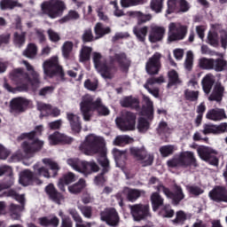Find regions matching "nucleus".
Returning <instances> with one entry per match:
<instances>
[{
	"mask_svg": "<svg viewBox=\"0 0 227 227\" xmlns=\"http://www.w3.org/2000/svg\"><path fill=\"white\" fill-rule=\"evenodd\" d=\"M137 129L141 134H146L150 130V121L145 117H139Z\"/></svg>",
	"mask_w": 227,
	"mask_h": 227,
	"instance_id": "49",
	"label": "nucleus"
},
{
	"mask_svg": "<svg viewBox=\"0 0 227 227\" xmlns=\"http://www.w3.org/2000/svg\"><path fill=\"white\" fill-rule=\"evenodd\" d=\"M68 166H71L74 169V171H78V173H82L84 176H88V175H91V173H98L100 171V167L98 164L92 161H82L77 158H70L67 160Z\"/></svg>",
	"mask_w": 227,
	"mask_h": 227,
	"instance_id": "8",
	"label": "nucleus"
},
{
	"mask_svg": "<svg viewBox=\"0 0 227 227\" xmlns=\"http://www.w3.org/2000/svg\"><path fill=\"white\" fill-rule=\"evenodd\" d=\"M67 118L70 123L71 130L74 134H79L81 130H82V126L81 124V118L78 115L72 113H67Z\"/></svg>",
	"mask_w": 227,
	"mask_h": 227,
	"instance_id": "29",
	"label": "nucleus"
},
{
	"mask_svg": "<svg viewBox=\"0 0 227 227\" xmlns=\"http://www.w3.org/2000/svg\"><path fill=\"white\" fill-rule=\"evenodd\" d=\"M37 109L41 112H46L44 116H52L53 118H58L61 114V111L58 107L52 108L51 105L45 104L43 102L37 103Z\"/></svg>",
	"mask_w": 227,
	"mask_h": 227,
	"instance_id": "27",
	"label": "nucleus"
},
{
	"mask_svg": "<svg viewBox=\"0 0 227 227\" xmlns=\"http://www.w3.org/2000/svg\"><path fill=\"white\" fill-rule=\"evenodd\" d=\"M178 0H168L166 15L179 13Z\"/></svg>",
	"mask_w": 227,
	"mask_h": 227,
	"instance_id": "51",
	"label": "nucleus"
},
{
	"mask_svg": "<svg viewBox=\"0 0 227 227\" xmlns=\"http://www.w3.org/2000/svg\"><path fill=\"white\" fill-rule=\"evenodd\" d=\"M74 51V43L72 41H66L62 45V56L64 59H70L72 51Z\"/></svg>",
	"mask_w": 227,
	"mask_h": 227,
	"instance_id": "48",
	"label": "nucleus"
},
{
	"mask_svg": "<svg viewBox=\"0 0 227 227\" xmlns=\"http://www.w3.org/2000/svg\"><path fill=\"white\" fill-rule=\"evenodd\" d=\"M168 168H198V160L194 153L186 151L180 153L167 161Z\"/></svg>",
	"mask_w": 227,
	"mask_h": 227,
	"instance_id": "7",
	"label": "nucleus"
},
{
	"mask_svg": "<svg viewBox=\"0 0 227 227\" xmlns=\"http://www.w3.org/2000/svg\"><path fill=\"white\" fill-rule=\"evenodd\" d=\"M121 107H129L130 109H136V111H139V99L132 96H128L121 100Z\"/></svg>",
	"mask_w": 227,
	"mask_h": 227,
	"instance_id": "36",
	"label": "nucleus"
},
{
	"mask_svg": "<svg viewBox=\"0 0 227 227\" xmlns=\"http://www.w3.org/2000/svg\"><path fill=\"white\" fill-rule=\"evenodd\" d=\"M144 100L145 101V105L142 106L140 114L142 116H145L147 120H152L153 118L154 112L153 102L148 97H145Z\"/></svg>",
	"mask_w": 227,
	"mask_h": 227,
	"instance_id": "32",
	"label": "nucleus"
},
{
	"mask_svg": "<svg viewBox=\"0 0 227 227\" xmlns=\"http://www.w3.org/2000/svg\"><path fill=\"white\" fill-rule=\"evenodd\" d=\"M38 54V47L36 44L30 43L27 44V48L23 51V56L28 58L29 59H33Z\"/></svg>",
	"mask_w": 227,
	"mask_h": 227,
	"instance_id": "45",
	"label": "nucleus"
},
{
	"mask_svg": "<svg viewBox=\"0 0 227 227\" xmlns=\"http://www.w3.org/2000/svg\"><path fill=\"white\" fill-rule=\"evenodd\" d=\"M223 129L224 126H222V123L219 125L204 124L202 132L205 136H208V134H213V136H219V134H223Z\"/></svg>",
	"mask_w": 227,
	"mask_h": 227,
	"instance_id": "34",
	"label": "nucleus"
},
{
	"mask_svg": "<svg viewBox=\"0 0 227 227\" xmlns=\"http://www.w3.org/2000/svg\"><path fill=\"white\" fill-rule=\"evenodd\" d=\"M25 66L27 72H30V75L22 67H18L13 69L10 73V79L13 84L16 85L15 88L12 87L10 83L6 81L4 83V88L9 93H17V91H28L29 85L31 86L33 91H36L40 88L42 82L40 81V74L38 72L35 71L33 66L29 62L25 61Z\"/></svg>",
	"mask_w": 227,
	"mask_h": 227,
	"instance_id": "1",
	"label": "nucleus"
},
{
	"mask_svg": "<svg viewBox=\"0 0 227 227\" xmlns=\"http://www.w3.org/2000/svg\"><path fill=\"white\" fill-rule=\"evenodd\" d=\"M208 198L215 203H227L226 186L216 185L209 192Z\"/></svg>",
	"mask_w": 227,
	"mask_h": 227,
	"instance_id": "20",
	"label": "nucleus"
},
{
	"mask_svg": "<svg viewBox=\"0 0 227 227\" xmlns=\"http://www.w3.org/2000/svg\"><path fill=\"white\" fill-rule=\"evenodd\" d=\"M115 122L120 130L123 132L134 130L136 129V114L126 112L121 117L116 118Z\"/></svg>",
	"mask_w": 227,
	"mask_h": 227,
	"instance_id": "13",
	"label": "nucleus"
},
{
	"mask_svg": "<svg viewBox=\"0 0 227 227\" xmlns=\"http://www.w3.org/2000/svg\"><path fill=\"white\" fill-rule=\"evenodd\" d=\"M38 223L43 227H58L59 226V219L58 216L51 215L38 218Z\"/></svg>",
	"mask_w": 227,
	"mask_h": 227,
	"instance_id": "31",
	"label": "nucleus"
},
{
	"mask_svg": "<svg viewBox=\"0 0 227 227\" xmlns=\"http://www.w3.org/2000/svg\"><path fill=\"white\" fill-rule=\"evenodd\" d=\"M75 180V174H74L73 172H67L62 175V176L59 179L57 187H59V191L65 192V185H70V184H74Z\"/></svg>",
	"mask_w": 227,
	"mask_h": 227,
	"instance_id": "28",
	"label": "nucleus"
},
{
	"mask_svg": "<svg viewBox=\"0 0 227 227\" xmlns=\"http://www.w3.org/2000/svg\"><path fill=\"white\" fill-rule=\"evenodd\" d=\"M80 109L83 116L84 121H91V112L97 111L98 116H109L110 111L107 106L102 103V98H98L95 101L92 97L85 98L80 103Z\"/></svg>",
	"mask_w": 227,
	"mask_h": 227,
	"instance_id": "5",
	"label": "nucleus"
},
{
	"mask_svg": "<svg viewBox=\"0 0 227 227\" xmlns=\"http://www.w3.org/2000/svg\"><path fill=\"white\" fill-rule=\"evenodd\" d=\"M187 35V27L184 25L176 26V23H170L168 26V42H178L184 40Z\"/></svg>",
	"mask_w": 227,
	"mask_h": 227,
	"instance_id": "16",
	"label": "nucleus"
},
{
	"mask_svg": "<svg viewBox=\"0 0 227 227\" xmlns=\"http://www.w3.org/2000/svg\"><path fill=\"white\" fill-rule=\"evenodd\" d=\"M160 58H162V55L159 52H155L151 58H149L145 64V72L148 75L159 74V72H160V67H162L160 64Z\"/></svg>",
	"mask_w": 227,
	"mask_h": 227,
	"instance_id": "19",
	"label": "nucleus"
},
{
	"mask_svg": "<svg viewBox=\"0 0 227 227\" xmlns=\"http://www.w3.org/2000/svg\"><path fill=\"white\" fill-rule=\"evenodd\" d=\"M80 151L84 155H99L98 163L101 166V173H109L111 167L109 166V159H107V147L104 138L90 134L86 137L85 141L81 144Z\"/></svg>",
	"mask_w": 227,
	"mask_h": 227,
	"instance_id": "2",
	"label": "nucleus"
},
{
	"mask_svg": "<svg viewBox=\"0 0 227 227\" xmlns=\"http://www.w3.org/2000/svg\"><path fill=\"white\" fill-rule=\"evenodd\" d=\"M68 214L71 215L72 219L74 221V223H76V224H82V217H81V215H79L77 209L70 208L68 210Z\"/></svg>",
	"mask_w": 227,
	"mask_h": 227,
	"instance_id": "64",
	"label": "nucleus"
},
{
	"mask_svg": "<svg viewBox=\"0 0 227 227\" xmlns=\"http://www.w3.org/2000/svg\"><path fill=\"white\" fill-rule=\"evenodd\" d=\"M43 164H45V166H49L50 169H51V171L53 172L52 176L50 175V177L51 176L52 178H56L58 172L59 171V169H61L58 162L49 158L43 159Z\"/></svg>",
	"mask_w": 227,
	"mask_h": 227,
	"instance_id": "43",
	"label": "nucleus"
},
{
	"mask_svg": "<svg viewBox=\"0 0 227 227\" xmlns=\"http://www.w3.org/2000/svg\"><path fill=\"white\" fill-rule=\"evenodd\" d=\"M96 36H93V30L91 28H86L83 30V34L82 35V43H90L91 42H95Z\"/></svg>",
	"mask_w": 227,
	"mask_h": 227,
	"instance_id": "53",
	"label": "nucleus"
},
{
	"mask_svg": "<svg viewBox=\"0 0 227 227\" xmlns=\"http://www.w3.org/2000/svg\"><path fill=\"white\" fill-rule=\"evenodd\" d=\"M200 67L202 70H214V59H200Z\"/></svg>",
	"mask_w": 227,
	"mask_h": 227,
	"instance_id": "55",
	"label": "nucleus"
},
{
	"mask_svg": "<svg viewBox=\"0 0 227 227\" xmlns=\"http://www.w3.org/2000/svg\"><path fill=\"white\" fill-rule=\"evenodd\" d=\"M50 145L56 146V145H72L74 143V137H68L65 134L55 131L49 136Z\"/></svg>",
	"mask_w": 227,
	"mask_h": 227,
	"instance_id": "24",
	"label": "nucleus"
},
{
	"mask_svg": "<svg viewBox=\"0 0 227 227\" xmlns=\"http://www.w3.org/2000/svg\"><path fill=\"white\" fill-rule=\"evenodd\" d=\"M26 32H14L12 42L15 47H24L26 45Z\"/></svg>",
	"mask_w": 227,
	"mask_h": 227,
	"instance_id": "38",
	"label": "nucleus"
},
{
	"mask_svg": "<svg viewBox=\"0 0 227 227\" xmlns=\"http://www.w3.org/2000/svg\"><path fill=\"white\" fill-rule=\"evenodd\" d=\"M202 90L205 95H210L214 84H215V76L212 74H206L202 79Z\"/></svg>",
	"mask_w": 227,
	"mask_h": 227,
	"instance_id": "33",
	"label": "nucleus"
},
{
	"mask_svg": "<svg viewBox=\"0 0 227 227\" xmlns=\"http://www.w3.org/2000/svg\"><path fill=\"white\" fill-rule=\"evenodd\" d=\"M42 132H43V125H38L35 126L34 130L27 133H22L18 137V141L28 139V141H24L21 144V148L27 157H33L35 153H38V152H41L42 148H43L45 143L43 140L38 138V137L42 136Z\"/></svg>",
	"mask_w": 227,
	"mask_h": 227,
	"instance_id": "4",
	"label": "nucleus"
},
{
	"mask_svg": "<svg viewBox=\"0 0 227 227\" xmlns=\"http://www.w3.org/2000/svg\"><path fill=\"white\" fill-rule=\"evenodd\" d=\"M79 19H81V15L79 14V12L75 10H70L68 13L60 20V23L65 24V22H70L71 20H79Z\"/></svg>",
	"mask_w": 227,
	"mask_h": 227,
	"instance_id": "52",
	"label": "nucleus"
},
{
	"mask_svg": "<svg viewBox=\"0 0 227 227\" xmlns=\"http://www.w3.org/2000/svg\"><path fill=\"white\" fill-rule=\"evenodd\" d=\"M225 93L226 89L223 87V83L221 82H216L207 99L209 102H216V104H221V102H223V98H224Z\"/></svg>",
	"mask_w": 227,
	"mask_h": 227,
	"instance_id": "21",
	"label": "nucleus"
},
{
	"mask_svg": "<svg viewBox=\"0 0 227 227\" xmlns=\"http://www.w3.org/2000/svg\"><path fill=\"white\" fill-rule=\"evenodd\" d=\"M197 153H198L199 157L202 160H205V162H207V160H208V159H210L211 153L217 154V151H215L214 149H210L208 147H205V146L199 147L197 149Z\"/></svg>",
	"mask_w": 227,
	"mask_h": 227,
	"instance_id": "39",
	"label": "nucleus"
},
{
	"mask_svg": "<svg viewBox=\"0 0 227 227\" xmlns=\"http://www.w3.org/2000/svg\"><path fill=\"white\" fill-rule=\"evenodd\" d=\"M129 209L134 221H137V223L145 221L147 217H152L150 205L148 204H134L129 206Z\"/></svg>",
	"mask_w": 227,
	"mask_h": 227,
	"instance_id": "14",
	"label": "nucleus"
},
{
	"mask_svg": "<svg viewBox=\"0 0 227 227\" xmlns=\"http://www.w3.org/2000/svg\"><path fill=\"white\" fill-rule=\"evenodd\" d=\"M133 33L137 36V40H139V42H145V40H146V35H148V27H135L133 28Z\"/></svg>",
	"mask_w": 227,
	"mask_h": 227,
	"instance_id": "50",
	"label": "nucleus"
},
{
	"mask_svg": "<svg viewBox=\"0 0 227 227\" xmlns=\"http://www.w3.org/2000/svg\"><path fill=\"white\" fill-rule=\"evenodd\" d=\"M227 68V60L223 58L213 59V70L215 72H224Z\"/></svg>",
	"mask_w": 227,
	"mask_h": 227,
	"instance_id": "41",
	"label": "nucleus"
},
{
	"mask_svg": "<svg viewBox=\"0 0 227 227\" xmlns=\"http://www.w3.org/2000/svg\"><path fill=\"white\" fill-rule=\"evenodd\" d=\"M43 70L45 75L52 79V77H59L61 81H65V71L63 67L59 65L58 57H51L43 62Z\"/></svg>",
	"mask_w": 227,
	"mask_h": 227,
	"instance_id": "9",
	"label": "nucleus"
},
{
	"mask_svg": "<svg viewBox=\"0 0 227 227\" xmlns=\"http://www.w3.org/2000/svg\"><path fill=\"white\" fill-rule=\"evenodd\" d=\"M8 176V180L0 184V192L4 191V189H10L15 183V178H13V168L8 165L0 166V176Z\"/></svg>",
	"mask_w": 227,
	"mask_h": 227,
	"instance_id": "22",
	"label": "nucleus"
},
{
	"mask_svg": "<svg viewBox=\"0 0 227 227\" xmlns=\"http://www.w3.org/2000/svg\"><path fill=\"white\" fill-rule=\"evenodd\" d=\"M129 153L136 160H141L142 166H152L153 164V155L148 154L146 149L143 147H130Z\"/></svg>",
	"mask_w": 227,
	"mask_h": 227,
	"instance_id": "12",
	"label": "nucleus"
},
{
	"mask_svg": "<svg viewBox=\"0 0 227 227\" xmlns=\"http://www.w3.org/2000/svg\"><path fill=\"white\" fill-rule=\"evenodd\" d=\"M207 43L212 47H219V35L216 32L209 31L207 34Z\"/></svg>",
	"mask_w": 227,
	"mask_h": 227,
	"instance_id": "57",
	"label": "nucleus"
},
{
	"mask_svg": "<svg viewBox=\"0 0 227 227\" xmlns=\"http://www.w3.org/2000/svg\"><path fill=\"white\" fill-rule=\"evenodd\" d=\"M84 187H86V181L83 178H81L77 183L68 186V191L71 194H79V192H82Z\"/></svg>",
	"mask_w": 227,
	"mask_h": 227,
	"instance_id": "46",
	"label": "nucleus"
},
{
	"mask_svg": "<svg viewBox=\"0 0 227 227\" xmlns=\"http://www.w3.org/2000/svg\"><path fill=\"white\" fill-rule=\"evenodd\" d=\"M206 118L211 121H221V120H224L226 118V112L224 109L213 108L207 111Z\"/></svg>",
	"mask_w": 227,
	"mask_h": 227,
	"instance_id": "30",
	"label": "nucleus"
},
{
	"mask_svg": "<svg viewBox=\"0 0 227 227\" xmlns=\"http://www.w3.org/2000/svg\"><path fill=\"white\" fill-rule=\"evenodd\" d=\"M34 172L26 169L21 173L20 176V184L27 187V185H33V182H38V184H42V181L38 179V176H43L44 178H51V173L49 172V168L40 166V163H35L33 166Z\"/></svg>",
	"mask_w": 227,
	"mask_h": 227,
	"instance_id": "6",
	"label": "nucleus"
},
{
	"mask_svg": "<svg viewBox=\"0 0 227 227\" xmlns=\"http://www.w3.org/2000/svg\"><path fill=\"white\" fill-rule=\"evenodd\" d=\"M9 211L12 219L18 221V219H20V213L24 211V206L11 204Z\"/></svg>",
	"mask_w": 227,
	"mask_h": 227,
	"instance_id": "40",
	"label": "nucleus"
},
{
	"mask_svg": "<svg viewBox=\"0 0 227 227\" xmlns=\"http://www.w3.org/2000/svg\"><path fill=\"white\" fill-rule=\"evenodd\" d=\"M47 35L50 42H52V43H58V42L61 40V36L59 35V34L54 31L52 28L47 30Z\"/></svg>",
	"mask_w": 227,
	"mask_h": 227,
	"instance_id": "62",
	"label": "nucleus"
},
{
	"mask_svg": "<svg viewBox=\"0 0 227 227\" xmlns=\"http://www.w3.org/2000/svg\"><path fill=\"white\" fill-rule=\"evenodd\" d=\"M22 4L15 0H2L0 2L1 10H13V8H22Z\"/></svg>",
	"mask_w": 227,
	"mask_h": 227,
	"instance_id": "47",
	"label": "nucleus"
},
{
	"mask_svg": "<svg viewBox=\"0 0 227 227\" xmlns=\"http://www.w3.org/2000/svg\"><path fill=\"white\" fill-rule=\"evenodd\" d=\"M101 221L106 223L108 226H118L120 224V215L114 207H106L100 212Z\"/></svg>",
	"mask_w": 227,
	"mask_h": 227,
	"instance_id": "17",
	"label": "nucleus"
},
{
	"mask_svg": "<svg viewBox=\"0 0 227 227\" xmlns=\"http://www.w3.org/2000/svg\"><path fill=\"white\" fill-rule=\"evenodd\" d=\"M185 221H187V215L184 211H177L173 223L175 224H184Z\"/></svg>",
	"mask_w": 227,
	"mask_h": 227,
	"instance_id": "63",
	"label": "nucleus"
},
{
	"mask_svg": "<svg viewBox=\"0 0 227 227\" xmlns=\"http://www.w3.org/2000/svg\"><path fill=\"white\" fill-rule=\"evenodd\" d=\"M161 82H164V77L160 76V77H150L146 80V82L144 84L145 90H148V93L153 95L155 98H159V93L160 90L159 88H154L152 89L150 86H153V84H161Z\"/></svg>",
	"mask_w": 227,
	"mask_h": 227,
	"instance_id": "25",
	"label": "nucleus"
},
{
	"mask_svg": "<svg viewBox=\"0 0 227 227\" xmlns=\"http://www.w3.org/2000/svg\"><path fill=\"white\" fill-rule=\"evenodd\" d=\"M145 0H121V6L122 8H130V6H137L143 4Z\"/></svg>",
	"mask_w": 227,
	"mask_h": 227,
	"instance_id": "61",
	"label": "nucleus"
},
{
	"mask_svg": "<svg viewBox=\"0 0 227 227\" xmlns=\"http://www.w3.org/2000/svg\"><path fill=\"white\" fill-rule=\"evenodd\" d=\"M168 88H172V86H176V84H180V82H182V81H180V78L178 77V73L175 69H171L170 71H168Z\"/></svg>",
	"mask_w": 227,
	"mask_h": 227,
	"instance_id": "42",
	"label": "nucleus"
},
{
	"mask_svg": "<svg viewBox=\"0 0 227 227\" xmlns=\"http://www.w3.org/2000/svg\"><path fill=\"white\" fill-rule=\"evenodd\" d=\"M65 2L61 0H51L42 4V10L50 19H56L65 12Z\"/></svg>",
	"mask_w": 227,
	"mask_h": 227,
	"instance_id": "10",
	"label": "nucleus"
},
{
	"mask_svg": "<svg viewBox=\"0 0 227 227\" xmlns=\"http://www.w3.org/2000/svg\"><path fill=\"white\" fill-rule=\"evenodd\" d=\"M94 33L96 35V40H100V38H104L106 35L111 33V27H104V24L98 22L94 27Z\"/></svg>",
	"mask_w": 227,
	"mask_h": 227,
	"instance_id": "37",
	"label": "nucleus"
},
{
	"mask_svg": "<svg viewBox=\"0 0 227 227\" xmlns=\"http://www.w3.org/2000/svg\"><path fill=\"white\" fill-rule=\"evenodd\" d=\"M114 63L118 65L122 74H129V70L132 67V60L125 51L114 53L110 57V65H114Z\"/></svg>",
	"mask_w": 227,
	"mask_h": 227,
	"instance_id": "11",
	"label": "nucleus"
},
{
	"mask_svg": "<svg viewBox=\"0 0 227 227\" xmlns=\"http://www.w3.org/2000/svg\"><path fill=\"white\" fill-rule=\"evenodd\" d=\"M29 107H31L29 100L25 98H14L9 105L10 113L14 114V116H19V114L26 113Z\"/></svg>",
	"mask_w": 227,
	"mask_h": 227,
	"instance_id": "15",
	"label": "nucleus"
},
{
	"mask_svg": "<svg viewBox=\"0 0 227 227\" xmlns=\"http://www.w3.org/2000/svg\"><path fill=\"white\" fill-rule=\"evenodd\" d=\"M156 191L157 192H153L151 195V203L153 212H157V210H159V208L164 205V199L159 193L160 191H162L168 200H172L173 205H180V201L185 198L182 186H178L176 184L175 185L174 192H171L169 188L164 186L162 184L156 186Z\"/></svg>",
	"mask_w": 227,
	"mask_h": 227,
	"instance_id": "3",
	"label": "nucleus"
},
{
	"mask_svg": "<svg viewBox=\"0 0 227 227\" xmlns=\"http://www.w3.org/2000/svg\"><path fill=\"white\" fill-rule=\"evenodd\" d=\"M129 15L137 20V26H143V24L152 20V14H145L140 11L130 12Z\"/></svg>",
	"mask_w": 227,
	"mask_h": 227,
	"instance_id": "35",
	"label": "nucleus"
},
{
	"mask_svg": "<svg viewBox=\"0 0 227 227\" xmlns=\"http://www.w3.org/2000/svg\"><path fill=\"white\" fill-rule=\"evenodd\" d=\"M91 52H93V48L90 46H82L80 51V62L86 63L91 59Z\"/></svg>",
	"mask_w": 227,
	"mask_h": 227,
	"instance_id": "44",
	"label": "nucleus"
},
{
	"mask_svg": "<svg viewBox=\"0 0 227 227\" xmlns=\"http://www.w3.org/2000/svg\"><path fill=\"white\" fill-rule=\"evenodd\" d=\"M141 198V191L136 189H129L127 192L128 201L134 202Z\"/></svg>",
	"mask_w": 227,
	"mask_h": 227,
	"instance_id": "60",
	"label": "nucleus"
},
{
	"mask_svg": "<svg viewBox=\"0 0 227 227\" xmlns=\"http://www.w3.org/2000/svg\"><path fill=\"white\" fill-rule=\"evenodd\" d=\"M45 192L51 201H54L57 205H61V200L64 199L63 193L59 192L58 189H56L54 184H49L45 187Z\"/></svg>",
	"mask_w": 227,
	"mask_h": 227,
	"instance_id": "26",
	"label": "nucleus"
},
{
	"mask_svg": "<svg viewBox=\"0 0 227 227\" xmlns=\"http://www.w3.org/2000/svg\"><path fill=\"white\" fill-rule=\"evenodd\" d=\"M166 35V27L162 26H151L149 31V42L151 43H157V42H162Z\"/></svg>",
	"mask_w": 227,
	"mask_h": 227,
	"instance_id": "23",
	"label": "nucleus"
},
{
	"mask_svg": "<svg viewBox=\"0 0 227 227\" xmlns=\"http://www.w3.org/2000/svg\"><path fill=\"white\" fill-rule=\"evenodd\" d=\"M94 67L98 70L104 79H111V67L107 66V62H102V54L100 52H93Z\"/></svg>",
	"mask_w": 227,
	"mask_h": 227,
	"instance_id": "18",
	"label": "nucleus"
},
{
	"mask_svg": "<svg viewBox=\"0 0 227 227\" xmlns=\"http://www.w3.org/2000/svg\"><path fill=\"white\" fill-rule=\"evenodd\" d=\"M184 98L189 102H197L198 98H200V91L186 89L184 90Z\"/></svg>",
	"mask_w": 227,
	"mask_h": 227,
	"instance_id": "54",
	"label": "nucleus"
},
{
	"mask_svg": "<svg viewBox=\"0 0 227 227\" xmlns=\"http://www.w3.org/2000/svg\"><path fill=\"white\" fill-rule=\"evenodd\" d=\"M175 153V145H167L160 147V153L161 157H169Z\"/></svg>",
	"mask_w": 227,
	"mask_h": 227,
	"instance_id": "58",
	"label": "nucleus"
},
{
	"mask_svg": "<svg viewBox=\"0 0 227 227\" xmlns=\"http://www.w3.org/2000/svg\"><path fill=\"white\" fill-rule=\"evenodd\" d=\"M78 210L82 212V215L86 217V219H91L93 215V207L90 206L78 205Z\"/></svg>",
	"mask_w": 227,
	"mask_h": 227,
	"instance_id": "59",
	"label": "nucleus"
},
{
	"mask_svg": "<svg viewBox=\"0 0 227 227\" xmlns=\"http://www.w3.org/2000/svg\"><path fill=\"white\" fill-rule=\"evenodd\" d=\"M150 8L155 13H160L164 8V0H151Z\"/></svg>",
	"mask_w": 227,
	"mask_h": 227,
	"instance_id": "56",
	"label": "nucleus"
}]
</instances>
